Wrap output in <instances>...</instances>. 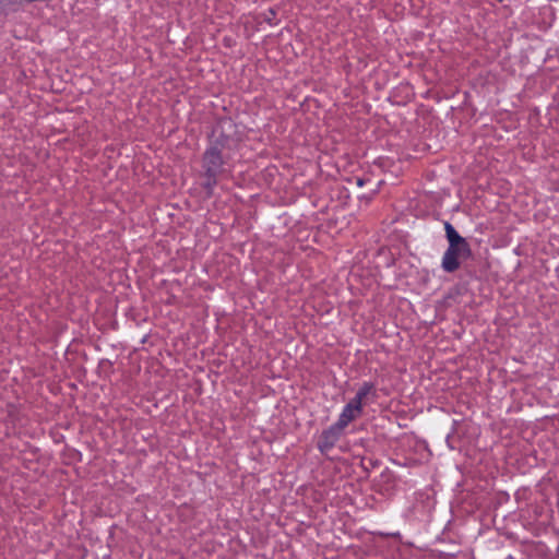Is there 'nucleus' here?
Returning <instances> with one entry per match:
<instances>
[{"label": "nucleus", "mask_w": 559, "mask_h": 559, "mask_svg": "<svg viewBox=\"0 0 559 559\" xmlns=\"http://www.w3.org/2000/svg\"><path fill=\"white\" fill-rule=\"evenodd\" d=\"M444 230L449 247H471L467 240L462 237L450 223L447 222L444 224Z\"/></svg>", "instance_id": "obj_6"}, {"label": "nucleus", "mask_w": 559, "mask_h": 559, "mask_svg": "<svg viewBox=\"0 0 559 559\" xmlns=\"http://www.w3.org/2000/svg\"><path fill=\"white\" fill-rule=\"evenodd\" d=\"M356 183L358 187H362L365 185V180L361 178H357Z\"/></svg>", "instance_id": "obj_7"}, {"label": "nucleus", "mask_w": 559, "mask_h": 559, "mask_svg": "<svg viewBox=\"0 0 559 559\" xmlns=\"http://www.w3.org/2000/svg\"><path fill=\"white\" fill-rule=\"evenodd\" d=\"M222 166V156L217 148L211 147L204 155V167L210 176L215 175Z\"/></svg>", "instance_id": "obj_4"}, {"label": "nucleus", "mask_w": 559, "mask_h": 559, "mask_svg": "<svg viewBox=\"0 0 559 559\" xmlns=\"http://www.w3.org/2000/svg\"><path fill=\"white\" fill-rule=\"evenodd\" d=\"M356 499H357V497H352V500H350L352 506L353 504H355V506L357 504Z\"/></svg>", "instance_id": "obj_8"}, {"label": "nucleus", "mask_w": 559, "mask_h": 559, "mask_svg": "<svg viewBox=\"0 0 559 559\" xmlns=\"http://www.w3.org/2000/svg\"><path fill=\"white\" fill-rule=\"evenodd\" d=\"M444 230L449 247H471L467 240L462 237L450 223L447 222L444 224Z\"/></svg>", "instance_id": "obj_5"}, {"label": "nucleus", "mask_w": 559, "mask_h": 559, "mask_svg": "<svg viewBox=\"0 0 559 559\" xmlns=\"http://www.w3.org/2000/svg\"><path fill=\"white\" fill-rule=\"evenodd\" d=\"M471 257V247H448L443 253L441 266L447 273H453L460 269L462 260H467Z\"/></svg>", "instance_id": "obj_1"}, {"label": "nucleus", "mask_w": 559, "mask_h": 559, "mask_svg": "<svg viewBox=\"0 0 559 559\" xmlns=\"http://www.w3.org/2000/svg\"><path fill=\"white\" fill-rule=\"evenodd\" d=\"M377 399V391L372 383L365 382L352 399V420L361 413L362 408Z\"/></svg>", "instance_id": "obj_2"}, {"label": "nucleus", "mask_w": 559, "mask_h": 559, "mask_svg": "<svg viewBox=\"0 0 559 559\" xmlns=\"http://www.w3.org/2000/svg\"><path fill=\"white\" fill-rule=\"evenodd\" d=\"M347 412H349V404H346L344 406L343 415L341 417L340 424L336 425L335 427H331L330 429L325 430L322 433L321 439L319 441V447H320L321 451L328 450L337 440L340 431L347 424V420H346V413Z\"/></svg>", "instance_id": "obj_3"}]
</instances>
